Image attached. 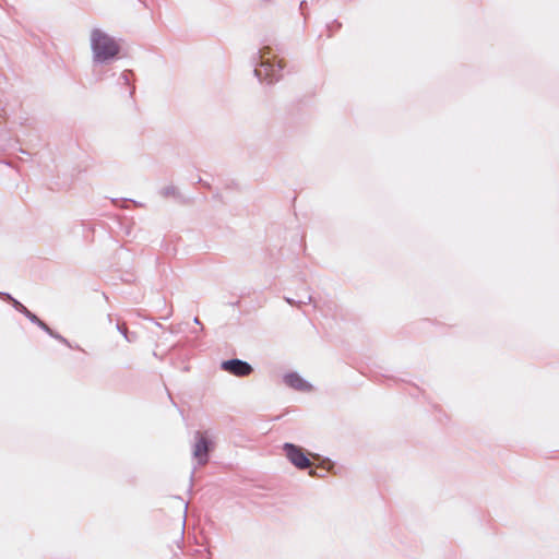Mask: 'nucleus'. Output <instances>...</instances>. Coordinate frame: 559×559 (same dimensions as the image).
I'll return each mask as SVG.
<instances>
[{"label":"nucleus","instance_id":"nucleus-10","mask_svg":"<svg viewBox=\"0 0 559 559\" xmlns=\"http://www.w3.org/2000/svg\"><path fill=\"white\" fill-rule=\"evenodd\" d=\"M198 182H199V183H202V185H203L205 188H207V189H210V188H211V187H210V183L204 182L201 178H199V179H198Z\"/></svg>","mask_w":559,"mask_h":559},{"label":"nucleus","instance_id":"nucleus-3","mask_svg":"<svg viewBox=\"0 0 559 559\" xmlns=\"http://www.w3.org/2000/svg\"><path fill=\"white\" fill-rule=\"evenodd\" d=\"M284 450L286 452V456L288 460L298 468L305 469L311 466V462L306 455V453L302 451L301 448L292 444V443H285Z\"/></svg>","mask_w":559,"mask_h":559},{"label":"nucleus","instance_id":"nucleus-2","mask_svg":"<svg viewBox=\"0 0 559 559\" xmlns=\"http://www.w3.org/2000/svg\"><path fill=\"white\" fill-rule=\"evenodd\" d=\"M271 48L269 46L263 47L255 52L251 62L254 66V75L260 82H266L272 84L282 78L283 66L281 62L274 63L270 57Z\"/></svg>","mask_w":559,"mask_h":559},{"label":"nucleus","instance_id":"nucleus-5","mask_svg":"<svg viewBox=\"0 0 559 559\" xmlns=\"http://www.w3.org/2000/svg\"><path fill=\"white\" fill-rule=\"evenodd\" d=\"M207 452H209L207 439L203 433L198 432L193 454L199 460L200 463L204 464L206 462Z\"/></svg>","mask_w":559,"mask_h":559},{"label":"nucleus","instance_id":"nucleus-4","mask_svg":"<svg viewBox=\"0 0 559 559\" xmlns=\"http://www.w3.org/2000/svg\"><path fill=\"white\" fill-rule=\"evenodd\" d=\"M222 369L238 377H245L252 372L251 366L239 359L223 361Z\"/></svg>","mask_w":559,"mask_h":559},{"label":"nucleus","instance_id":"nucleus-6","mask_svg":"<svg viewBox=\"0 0 559 559\" xmlns=\"http://www.w3.org/2000/svg\"><path fill=\"white\" fill-rule=\"evenodd\" d=\"M285 382L297 390L306 391L310 389V385L296 373H290L285 377Z\"/></svg>","mask_w":559,"mask_h":559},{"label":"nucleus","instance_id":"nucleus-12","mask_svg":"<svg viewBox=\"0 0 559 559\" xmlns=\"http://www.w3.org/2000/svg\"><path fill=\"white\" fill-rule=\"evenodd\" d=\"M306 4V1L300 2V9L302 10L304 5Z\"/></svg>","mask_w":559,"mask_h":559},{"label":"nucleus","instance_id":"nucleus-1","mask_svg":"<svg viewBox=\"0 0 559 559\" xmlns=\"http://www.w3.org/2000/svg\"><path fill=\"white\" fill-rule=\"evenodd\" d=\"M91 49L94 64H107L120 52L116 39L99 28H93L91 32Z\"/></svg>","mask_w":559,"mask_h":559},{"label":"nucleus","instance_id":"nucleus-7","mask_svg":"<svg viewBox=\"0 0 559 559\" xmlns=\"http://www.w3.org/2000/svg\"><path fill=\"white\" fill-rule=\"evenodd\" d=\"M0 297L5 301L11 302L15 311H17L22 314H34L24 305H22L19 300L13 298L10 294L0 293Z\"/></svg>","mask_w":559,"mask_h":559},{"label":"nucleus","instance_id":"nucleus-11","mask_svg":"<svg viewBox=\"0 0 559 559\" xmlns=\"http://www.w3.org/2000/svg\"><path fill=\"white\" fill-rule=\"evenodd\" d=\"M310 475L311 476H320V477L322 476L321 474H318L316 469H311Z\"/></svg>","mask_w":559,"mask_h":559},{"label":"nucleus","instance_id":"nucleus-8","mask_svg":"<svg viewBox=\"0 0 559 559\" xmlns=\"http://www.w3.org/2000/svg\"><path fill=\"white\" fill-rule=\"evenodd\" d=\"M133 74V72L131 70H124L119 79H118V84L120 86H126V87H130V91H129V96L130 97H133V94H134V91H135V87L133 85H131L130 83V76Z\"/></svg>","mask_w":559,"mask_h":559},{"label":"nucleus","instance_id":"nucleus-9","mask_svg":"<svg viewBox=\"0 0 559 559\" xmlns=\"http://www.w3.org/2000/svg\"><path fill=\"white\" fill-rule=\"evenodd\" d=\"M177 189L176 187L174 186H167V187H164L162 190H160V194L165 198H168V197H175L177 195Z\"/></svg>","mask_w":559,"mask_h":559}]
</instances>
